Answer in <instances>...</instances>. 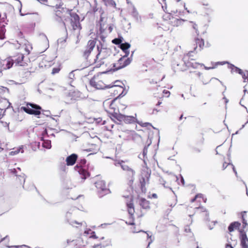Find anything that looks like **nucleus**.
Masks as SVG:
<instances>
[{"instance_id": "f257e3e1", "label": "nucleus", "mask_w": 248, "mask_h": 248, "mask_svg": "<svg viewBox=\"0 0 248 248\" xmlns=\"http://www.w3.org/2000/svg\"><path fill=\"white\" fill-rule=\"evenodd\" d=\"M21 109L28 114L38 116L41 114L42 108L37 104L28 103L27 107H22Z\"/></svg>"}, {"instance_id": "f03ea898", "label": "nucleus", "mask_w": 248, "mask_h": 248, "mask_svg": "<svg viewBox=\"0 0 248 248\" xmlns=\"http://www.w3.org/2000/svg\"><path fill=\"white\" fill-rule=\"evenodd\" d=\"M71 16V24L73 30L75 31L78 30V32L77 33V36L78 40L77 41V43L78 42V36L79 35V31L81 29V26L79 22V16L76 13H71L70 14Z\"/></svg>"}, {"instance_id": "7ed1b4c3", "label": "nucleus", "mask_w": 248, "mask_h": 248, "mask_svg": "<svg viewBox=\"0 0 248 248\" xmlns=\"http://www.w3.org/2000/svg\"><path fill=\"white\" fill-rule=\"evenodd\" d=\"M75 210H76V208L73 207L71 208L66 213L64 217V222L73 227L78 228L82 226V223L72 219V214Z\"/></svg>"}, {"instance_id": "20e7f679", "label": "nucleus", "mask_w": 248, "mask_h": 248, "mask_svg": "<svg viewBox=\"0 0 248 248\" xmlns=\"http://www.w3.org/2000/svg\"><path fill=\"white\" fill-rule=\"evenodd\" d=\"M86 163V160L85 159H81L80 160L79 164H77L74 167L75 170H77L79 174L80 175L81 178L83 180H85L90 175L89 172L82 168V167L85 165Z\"/></svg>"}, {"instance_id": "39448f33", "label": "nucleus", "mask_w": 248, "mask_h": 248, "mask_svg": "<svg viewBox=\"0 0 248 248\" xmlns=\"http://www.w3.org/2000/svg\"><path fill=\"white\" fill-rule=\"evenodd\" d=\"M111 115L119 121L124 122L126 124L133 123L136 120L135 118L133 116L123 115L114 111L111 113Z\"/></svg>"}, {"instance_id": "423d86ee", "label": "nucleus", "mask_w": 248, "mask_h": 248, "mask_svg": "<svg viewBox=\"0 0 248 248\" xmlns=\"http://www.w3.org/2000/svg\"><path fill=\"white\" fill-rule=\"evenodd\" d=\"M122 169L126 172V178L128 180V185L131 186L133 183L134 180V176L135 171L130 167L128 166L126 163L122 165Z\"/></svg>"}, {"instance_id": "0eeeda50", "label": "nucleus", "mask_w": 248, "mask_h": 248, "mask_svg": "<svg viewBox=\"0 0 248 248\" xmlns=\"http://www.w3.org/2000/svg\"><path fill=\"white\" fill-rule=\"evenodd\" d=\"M96 188L98 189V195L99 197L110 193V190L106 187V183L103 180H99L95 183Z\"/></svg>"}, {"instance_id": "6e6552de", "label": "nucleus", "mask_w": 248, "mask_h": 248, "mask_svg": "<svg viewBox=\"0 0 248 248\" xmlns=\"http://www.w3.org/2000/svg\"><path fill=\"white\" fill-rule=\"evenodd\" d=\"M131 58H124V57L120 58L118 61L117 63L113 64L114 71H117L128 65L132 61Z\"/></svg>"}, {"instance_id": "1a4fd4ad", "label": "nucleus", "mask_w": 248, "mask_h": 248, "mask_svg": "<svg viewBox=\"0 0 248 248\" xmlns=\"http://www.w3.org/2000/svg\"><path fill=\"white\" fill-rule=\"evenodd\" d=\"M14 63V61L11 57L7 58L4 60H0V74L2 71L10 69Z\"/></svg>"}, {"instance_id": "9d476101", "label": "nucleus", "mask_w": 248, "mask_h": 248, "mask_svg": "<svg viewBox=\"0 0 248 248\" xmlns=\"http://www.w3.org/2000/svg\"><path fill=\"white\" fill-rule=\"evenodd\" d=\"M90 84L92 87L96 88V89H98V90L104 89L105 88H111V87H113L114 86H118V85H112V86L109 85L105 86V84L102 81L99 80L98 81L96 82L95 80V79L94 78H92L90 80ZM119 86H120L119 85Z\"/></svg>"}, {"instance_id": "9b49d317", "label": "nucleus", "mask_w": 248, "mask_h": 248, "mask_svg": "<svg viewBox=\"0 0 248 248\" xmlns=\"http://www.w3.org/2000/svg\"><path fill=\"white\" fill-rule=\"evenodd\" d=\"M240 246L242 248H248V238L246 232L243 229L239 231Z\"/></svg>"}, {"instance_id": "f8f14e48", "label": "nucleus", "mask_w": 248, "mask_h": 248, "mask_svg": "<svg viewBox=\"0 0 248 248\" xmlns=\"http://www.w3.org/2000/svg\"><path fill=\"white\" fill-rule=\"evenodd\" d=\"M150 174V172H149L148 171H143L142 173L141 178L140 180L141 189L142 191H143L144 189H145V186L146 184L149 183Z\"/></svg>"}, {"instance_id": "ddd939ff", "label": "nucleus", "mask_w": 248, "mask_h": 248, "mask_svg": "<svg viewBox=\"0 0 248 248\" xmlns=\"http://www.w3.org/2000/svg\"><path fill=\"white\" fill-rule=\"evenodd\" d=\"M9 93V89L3 86L0 87V101L3 102L6 105L9 104L8 99H6L7 95Z\"/></svg>"}, {"instance_id": "4468645a", "label": "nucleus", "mask_w": 248, "mask_h": 248, "mask_svg": "<svg viewBox=\"0 0 248 248\" xmlns=\"http://www.w3.org/2000/svg\"><path fill=\"white\" fill-rule=\"evenodd\" d=\"M96 41L94 40H90L88 41L86 49L84 51L83 56L87 59L90 55L91 52L92 51L95 47Z\"/></svg>"}, {"instance_id": "2eb2a0df", "label": "nucleus", "mask_w": 248, "mask_h": 248, "mask_svg": "<svg viewBox=\"0 0 248 248\" xmlns=\"http://www.w3.org/2000/svg\"><path fill=\"white\" fill-rule=\"evenodd\" d=\"M78 157V155L76 154H72L68 156L66 158V165L67 166L74 165L76 162Z\"/></svg>"}, {"instance_id": "dca6fc26", "label": "nucleus", "mask_w": 248, "mask_h": 248, "mask_svg": "<svg viewBox=\"0 0 248 248\" xmlns=\"http://www.w3.org/2000/svg\"><path fill=\"white\" fill-rule=\"evenodd\" d=\"M195 44H194L193 52L197 53L196 49L198 46L199 47V50H201L203 47L204 43V41L202 39H200L199 38H196L195 39Z\"/></svg>"}, {"instance_id": "f3484780", "label": "nucleus", "mask_w": 248, "mask_h": 248, "mask_svg": "<svg viewBox=\"0 0 248 248\" xmlns=\"http://www.w3.org/2000/svg\"><path fill=\"white\" fill-rule=\"evenodd\" d=\"M68 93V96L70 97V99L73 100V102L81 97V93L78 91L70 92Z\"/></svg>"}, {"instance_id": "a211bd4d", "label": "nucleus", "mask_w": 248, "mask_h": 248, "mask_svg": "<svg viewBox=\"0 0 248 248\" xmlns=\"http://www.w3.org/2000/svg\"><path fill=\"white\" fill-rule=\"evenodd\" d=\"M193 53V51H190L188 52V53H187L186 55H185L183 58V61L184 64L186 65V66L187 67H191L192 62L188 59H189L190 57L192 56V53Z\"/></svg>"}, {"instance_id": "6ab92c4d", "label": "nucleus", "mask_w": 248, "mask_h": 248, "mask_svg": "<svg viewBox=\"0 0 248 248\" xmlns=\"http://www.w3.org/2000/svg\"><path fill=\"white\" fill-rule=\"evenodd\" d=\"M63 4L60 2L59 4L56 5V9L57 10L55 11V16L57 17H58L60 20H62V11H64V9L62 7Z\"/></svg>"}, {"instance_id": "aec40b11", "label": "nucleus", "mask_w": 248, "mask_h": 248, "mask_svg": "<svg viewBox=\"0 0 248 248\" xmlns=\"http://www.w3.org/2000/svg\"><path fill=\"white\" fill-rule=\"evenodd\" d=\"M149 202L144 198L140 200V205L143 209L149 210L150 208Z\"/></svg>"}, {"instance_id": "412c9836", "label": "nucleus", "mask_w": 248, "mask_h": 248, "mask_svg": "<svg viewBox=\"0 0 248 248\" xmlns=\"http://www.w3.org/2000/svg\"><path fill=\"white\" fill-rule=\"evenodd\" d=\"M131 14L136 21L138 22L140 20V18L139 13L134 6L131 7Z\"/></svg>"}, {"instance_id": "4be33fe9", "label": "nucleus", "mask_w": 248, "mask_h": 248, "mask_svg": "<svg viewBox=\"0 0 248 248\" xmlns=\"http://www.w3.org/2000/svg\"><path fill=\"white\" fill-rule=\"evenodd\" d=\"M24 58V56L22 54H20L18 55L17 58L14 60L16 63V64H17L20 66H24L25 63L24 62L23 59Z\"/></svg>"}, {"instance_id": "5701e85b", "label": "nucleus", "mask_w": 248, "mask_h": 248, "mask_svg": "<svg viewBox=\"0 0 248 248\" xmlns=\"http://www.w3.org/2000/svg\"><path fill=\"white\" fill-rule=\"evenodd\" d=\"M228 68L231 70V72L232 73L233 72H236L239 74H242L243 73V71L241 69L234 66L232 64H229V65H228Z\"/></svg>"}, {"instance_id": "b1692460", "label": "nucleus", "mask_w": 248, "mask_h": 248, "mask_svg": "<svg viewBox=\"0 0 248 248\" xmlns=\"http://www.w3.org/2000/svg\"><path fill=\"white\" fill-rule=\"evenodd\" d=\"M240 223L235 221L231 223L228 227V230L230 232H232L234 231L235 229L237 228H239L240 226Z\"/></svg>"}, {"instance_id": "393cba45", "label": "nucleus", "mask_w": 248, "mask_h": 248, "mask_svg": "<svg viewBox=\"0 0 248 248\" xmlns=\"http://www.w3.org/2000/svg\"><path fill=\"white\" fill-rule=\"evenodd\" d=\"M149 144L144 147L142 155H139V158H141V156L143 157V160L145 164H146L145 158H147L146 155L148 152V148Z\"/></svg>"}, {"instance_id": "a878e982", "label": "nucleus", "mask_w": 248, "mask_h": 248, "mask_svg": "<svg viewBox=\"0 0 248 248\" xmlns=\"http://www.w3.org/2000/svg\"><path fill=\"white\" fill-rule=\"evenodd\" d=\"M14 151H11L9 153V155H15L18 154L19 152L23 153L24 152V150L23 149V146H21L17 148L13 149Z\"/></svg>"}, {"instance_id": "bb28decb", "label": "nucleus", "mask_w": 248, "mask_h": 248, "mask_svg": "<svg viewBox=\"0 0 248 248\" xmlns=\"http://www.w3.org/2000/svg\"><path fill=\"white\" fill-rule=\"evenodd\" d=\"M98 53L96 55V59H98V58H99V56L101 53L103 52L104 50H105L106 49V48H105L103 44L100 42V45H97V46Z\"/></svg>"}, {"instance_id": "cd10ccee", "label": "nucleus", "mask_w": 248, "mask_h": 248, "mask_svg": "<svg viewBox=\"0 0 248 248\" xmlns=\"http://www.w3.org/2000/svg\"><path fill=\"white\" fill-rule=\"evenodd\" d=\"M126 204H127V207L128 208V213L131 216L133 215L134 213L135 212L133 203L132 202H130L129 203H127Z\"/></svg>"}, {"instance_id": "c85d7f7f", "label": "nucleus", "mask_w": 248, "mask_h": 248, "mask_svg": "<svg viewBox=\"0 0 248 248\" xmlns=\"http://www.w3.org/2000/svg\"><path fill=\"white\" fill-rule=\"evenodd\" d=\"M43 141L42 146L43 147L46 149H50L51 147V141L48 140H41Z\"/></svg>"}, {"instance_id": "c756f323", "label": "nucleus", "mask_w": 248, "mask_h": 248, "mask_svg": "<svg viewBox=\"0 0 248 248\" xmlns=\"http://www.w3.org/2000/svg\"><path fill=\"white\" fill-rule=\"evenodd\" d=\"M105 57L103 56L101 57L100 59L98 58V59L96 58L94 59V62L96 64V66L97 67H100L104 63V59Z\"/></svg>"}, {"instance_id": "7c9ffc66", "label": "nucleus", "mask_w": 248, "mask_h": 248, "mask_svg": "<svg viewBox=\"0 0 248 248\" xmlns=\"http://www.w3.org/2000/svg\"><path fill=\"white\" fill-rule=\"evenodd\" d=\"M6 31V29L5 28V26L2 25L0 26V39L2 40L5 38V33Z\"/></svg>"}, {"instance_id": "2f4dec72", "label": "nucleus", "mask_w": 248, "mask_h": 248, "mask_svg": "<svg viewBox=\"0 0 248 248\" xmlns=\"http://www.w3.org/2000/svg\"><path fill=\"white\" fill-rule=\"evenodd\" d=\"M130 46L131 45L129 43L125 42L122 44L120 46L123 51H125L128 50L130 47Z\"/></svg>"}, {"instance_id": "473e14b6", "label": "nucleus", "mask_w": 248, "mask_h": 248, "mask_svg": "<svg viewBox=\"0 0 248 248\" xmlns=\"http://www.w3.org/2000/svg\"><path fill=\"white\" fill-rule=\"evenodd\" d=\"M106 6L115 7L116 3L113 0H102Z\"/></svg>"}, {"instance_id": "72a5a7b5", "label": "nucleus", "mask_w": 248, "mask_h": 248, "mask_svg": "<svg viewBox=\"0 0 248 248\" xmlns=\"http://www.w3.org/2000/svg\"><path fill=\"white\" fill-rule=\"evenodd\" d=\"M102 10L100 9L99 12L101 13L100 18L99 20L100 29V30L103 29L104 26V17L102 16L103 12H101Z\"/></svg>"}, {"instance_id": "f704fd0d", "label": "nucleus", "mask_w": 248, "mask_h": 248, "mask_svg": "<svg viewBox=\"0 0 248 248\" xmlns=\"http://www.w3.org/2000/svg\"><path fill=\"white\" fill-rule=\"evenodd\" d=\"M246 211H243L241 213V216H242V224H243V228L245 229L248 226V223L247 222V220L244 218V215L246 214Z\"/></svg>"}, {"instance_id": "c9c22d12", "label": "nucleus", "mask_w": 248, "mask_h": 248, "mask_svg": "<svg viewBox=\"0 0 248 248\" xmlns=\"http://www.w3.org/2000/svg\"><path fill=\"white\" fill-rule=\"evenodd\" d=\"M177 200L176 196H173L172 197L171 202H168V204L169 205V206L170 207H174L176 205V204L177 203Z\"/></svg>"}, {"instance_id": "e433bc0d", "label": "nucleus", "mask_w": 248, "mask_h": 248, "mask_svg": "<svg viewBox=\"0 0 248 248\" xmlns=\"http://www.w3.org/2000/svg\"><path fill=\"white\" fill-rule=\"evenodd\" d=\"M123 38L122 37L115 38L112 41V42L115 45H120L121 46L123 44Z\"/></svg>"}, {"instance_id": "4c0bfd02", "label": "nucleus", "mask_w": 248, "mask_h": 248, "mask_svg": "<svg viewBox=\"0 0 248 248\" xmlns=\"http://www.w3.org/2000/svg\"><path fill=\"white\" fill-rule=\"evenodd\" d=\"M103 244V248H106L107 247L112 246L111 239H108L105 241L104 242L101 243Z\"/></svg>"}, {"instance_id": "58836bf2", "label": "nucleus", "mask_w": 248, "mask_h": 248, "mask_svg": "<svg viewBox=\"0 0 248 248\" xmlns=\"http://www.w3.org/2000/svg\"><path fill=\"white\" fill-rule=\"evenodd\" d=\"M63 101L65 104H71L74 102L70 99V97L68 96V93L66 95Z\"/></svg>"}, {"instance_id": "ea45409f", "label": "nucleus", "mask_w": 248, "mask_h": 248, "mask_svg": "<svg viewBox=\"0 0 248 248\" xmlns=\"http://www.w3.org/2000/svg\"><path fill=\"white\" fill-rule=\"evenodd\" d=\"M67 37V30H66V35L64 38H61L58 39V43L59 44H62L63 43H65L66 41V39Z\"/></svg>"}, {"instance_id": "a19ab883", "label": "nucleus", "mask_w": 248, "mask_h": 248, "mask_svg": "<svg viewBox=\"0 0 248 248\" xmlns=\"http://www.w3.org/2000/svg\"><path fill=\"white\" fill-rule=\"evenodd\" d=\"M159 181L160 184L162 185L164 187L169 188L170 190H171L174 193L173 191L172 190V188L170 187H167L165 186L166 182L163 180V179L162 177L159 178Z\"/></svg>"}, {"instance_id": "79ce46f5", "label": "nucleus", "mask_w": 248, "mask_h": 248, "mask_svg": "<svg viewBox=\"0 0 248 248\" xmlns=\"http://www.w3.org/2000/svg\"><path fill=\"white\" fill-rule=\"evenodd\" d=\"M125 162L124 161L119 160L116 161L114 163V165L116 166H120L122 168V165H124L125 164Z\"/></svg>"}, {"instance_id": "37998d69", "label": "nucleus", "mask_w": 248, "mask_h": 248, "mask_svg": "<svg viewBox=\"0 0 248 248\" xmlns=\"http://www.w3.org/2000/svg\"><path fill=\"white\" fill-rule=\"evenodd\" d=\"M16 176L18 178V179H19V181H20L21 183L22 182V181H23V184L25 183V175L24 174L22 173L21 175H17Z\"/></svg>"}, {"instance_id": "c03bdc74", "label": "nucleus", "mask_w": 248, "mask_h": 248, "mask_svg": "<svg viewBox=\"0 0 248 248\" xmlns=\"http://www.w3.org/2000/svg\"><path fill=\"white\" fill-rule=\"evenodd\" d=\"M228 64V65H229V64H230L227 61H224V62H215V66H217V65H224L225 64Z\"/></svg>"}, {"instance_id": "a18cd8bd", "label": "nucleus", "mask_w": 248, "mask_h": 248, "mask_svg": "<svg viewBox=\"0 0 248 248\" xmlns=\"http://www.w3.org/2000/svg\"><path fill=\"white\" fill-rule=\"evenodd\" d=\"M191 65H191V67L193 68L194 69L198 68V67L199 65H204L203 64H200L199 63L196 62H192Z\"/></svg>"}, {"instance_id": "49530a36", "label": "nucleus", "mask_w": 248, "mask_h": 248, "mask_svg": "<svg viewBox=\"0 0 248 248\" xmlns=\"http://www.w3.org/2000/svg\"><path fill=\"white\" fill-rule=\"evenodd\" d=\"M47 135V132L46 129H45L42 133V137L40 138L41 140H44V139H45V137Z\"/></svg>"}, {"instance_id": "de8ad7c7", "label": "nucleus", "mask_w": 248, "mask_h": 248, "mask_svg": "<svg viewBox=\"0 0 248 248\" xmlns=\"http://www.w3.org/2000/svg\"><path fill=\"white\" fill-rule=\"evenodd\" d=\"M60 68L59 67L53 68L52 70L51 74L54 75L59 72Z\"/></svg>"}, {"instance_id": "09e8293b", "label": "nucleus", "mask_w": 248, "mask_h": 248, "mask_svg": "<svg viewBox=\"0 0 248 248\" xmlns=\"http://www.w3.org/2000/svg\"><path fill=\"white\" fill-rule=\"evenodd\" d=\"M74 71H73L72 72H71L69 74V76H68V78L70 79H72V80L74 79L75 78V74L74 73Z\"/></svg>"}, {"instance_id": "8fccbe9b", "label": "nucleus", "mask_w": 248, "mask_h": 248, "mask_svg": "<svg viewBox=\"0 0 248 248\" xmlns=\"http://www.w3.org/2000/svg\"><path fill=\"white\" fill-rule=\"evenodd\" d=\"M42 111V114L43 115H46V116H49L50 114V112L49 110H41V112Z\"/></svg>"}, {"instance_id": "3c124183", "label": "nucleus", "mask_w": 248, "mask_h": 248, "mask_svg": "<svg viewBox=\"0 0 248 248\" xmlns=\"http://www.w3.org/2000/svg\"><path fill=\"white\" fill-rule=\"evenodd\" d=\"M0 123L2 124V125L4 127H8V130H9V123H8L6 122H3L2 121H0Z\"/></svg>"}, {"instance_id": "603ef678", "label": "nucleus", "mask_w": 248, "mask_h": 248, "mask_svg": "<svg viewBox=\"0 0 248 248\" xmlns=\"http://www.w3.org/2000/svg\"><path fill=\"white\" fill-rule=\"evenodd\" d=\"M231 164H232L230 162L228 163H227L226 162H224L222 165V170H224L228 165H231Z\"/></svg>"}, {"instance_id": "864d4df0", "label": "nucleus", "mask_w": 248, "mask_h": 248, "mask_svg": "<svg viewBox=\"0 0 248 248\" xmlns=\"http://www.w3.org/2000/svg\"><path fill=\"white\" fill-rule=\"evenodd\" d=\"M192 26H193V28L195 30L196 33L198 35L199 32H198V30L197 25L195 23H193Z\"/></svg>"}, {"instance_id": "5fc2aeb1", "label": "nucleus", "mask_w": 248, "mask_h": 248, "mask_svg": "<svg viewBox=\"0 0 248 248\" xmlns=\"http://www.w3.org/2000/svg\"><path fill=\"white\" fill-rule=\"evenodd\" d=\"M91 234H92L91 236V238H92L93 239H97L98 238V237L96 235L94 232L92 231L91 232Z\"/></svg>"}, {"instance_id": "6e6d98bb", "label": "nucleus", "mask_w": 248, "mask_h": 248, "mask_svg": "<svg viewBox=\"0 0 248 248\" xmlns=\"http://www.w3.org/2000/svg\"><path fill=\"white\" fill-rule=\"evenodd\" d=\"M163 93L165 94L167 97H169L170 95V92L169 91L164 90L163 91Z\"/></svg>"}, {"instance_id": "4d7b16f0", "label": "nucleus", "mask_w": 248, "mask_h": 248, "mask_svg": "<svg viewBox=\"0 0 248 248\" xmlns=\"http://www.w3.org/2000/svg\"><path fill=\"white\" fill-rule=\"evenodd\" d=\"M124 52L125 53V54L122 57H124V58H127L129 54V51L128 49L127 50H125V51H124Z\"/></svg>"}, {"instance_id": "13d9d810", "label": "nucleus", "mask_w": 248, "mask_h": 248, "mask_svg": "<svg viewBox=\"0 0 248 248\" xmlns=\"http://www.w3.org/2000/svg\"><path fill=\"white\" fill-rule=\"evenodd\" d=\"M102 246H103V244L102 243H100L98 244L94 245L93 246V248H103Z\"/></svg>"}, {"instance_id": "bf43d9fd", "label": "nucleus", "mask_w": 248, "mask_h": 248, "mask_svg": "<svg viewBox=\"0 0 248 248\" xmlns=\"http://www.w3.org/2000/svg\"><path fill=\"white\" fill-rule=\"evenodd\" d=\"M10 170V172L11 173H12L13 174H15L16 176L18 175H17V170H16V169H11V170Z\"/></svg>"}, {"instance_id": "052dcab7", "label": "nucleus", "mask_w": 248, "mask_h": 248, "mask_svg": "<svg viewBox=\"0 0 248 248\" xmlns=\"http://www.w3.org/2000/svg\"><path fill=\"white\" fill-rule=\"evenodd\" d=\"M174 20H175V21H176V26H178L179 25V24L181 23L182 21H184L183 20H182L181 19H177V18H175Z\"/></svg>"}, {"instance_id": "680f3d73", "label": "nucleus", "mask_w": 248, "mask_h": 248, "mask_svg": "<svg viewBox=\"0 0 248 248\" xmlns=\"http://www.w3.org/2000/svg\"><path fill=\"white\" fill-rule=\"evenodd\" d=\"M185 231L186 232H190L191 230H190L189 226H186L185 227Z\"/></svg>"}, {"instance_id": "e2e57ef3", "label": "nucleus", "mask_w": 248, "mask_h": 248, "mask_svg": "<svg viewBox=\"0 0 248 248\" xmlns=\"http://www.w3.org/2000/svg\"><path fill=\"white\" fill-rule=\"evenodd\" d=\"M95 5L93 7V13H95L98 10V8L97 7V6H96V3L95 2Z\"/></svg>"}, {"instance_id": "0e129e2a", "label": "nucleus", "mask_w": 248, "mask_h": 248, "mask_svg": "<svg viewBox=\"0 0 248 248\" xmlns=\"http://www.w3.org/2000/svg\"><path fill=\"white\" fill-rule=\"evenodd\" d=\"M231 166L232 167V170H233V172H234L235 176L236 177H237V172L235 170V168L234 165L233 164H231Z\"/></svg>"}, {"instance_id": "69168bd1", "label": "nucleus", "mask_w": 248, "mask_h": 248, "mask_svg": "<svg viewBox=\"0 0 248 248\" xmlns=\"http://www.w3.org/2000/svg\"><path fill=\"white\" fill-rule=\"evenodd\" d=\"M196 209H201V211L203 212H205L206 213V212H207L206 209L204 207H202V206L196 208Z\"/></svg>"}, {"instance_id": "338daca9", "label": "nucleus", "mask_w": 248, "mask_h": 248, "mask_svg": "<svg viewBox=\"0 0 248 248\" xmlns=\"http://www.w3.org/2000/svg\"><path fill=\"white\" fill-rule=\"evenodd\" d=\"M204 219L205 220L209 221V213L207 212L205 213V217Z\"/></svg>"}, {"instance_id": "774afa93", "label": "nucleus", "mask_w": 248, "mask_h": 248, "mask_svg": "<svg viewBox=\"0 0 248 248\" xmlns=\"http://www.w3.org/2000/svg\"><path fill=\"white\" fill-rule=\"evenodd\" d=\"M180 177H181L180 182L181 183L182 185L184 186L185 185L184 179L181 175H180Z\"/></svg>"}]
</instances>
